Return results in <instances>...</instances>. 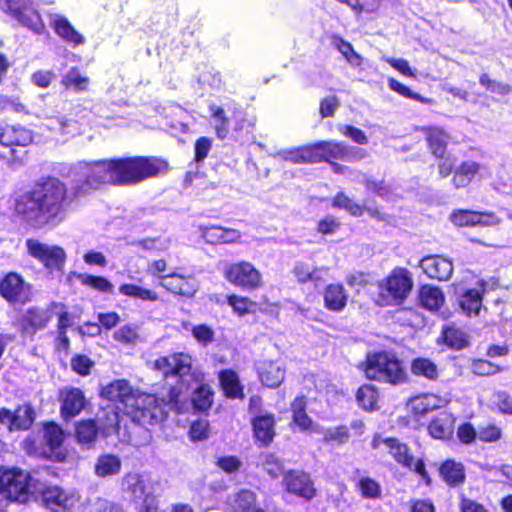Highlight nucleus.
Listing matches in <instances>:
<instances>
[{
    "label": "nucleus",
    "instance_id": "35",
    "mask_svg": "<svg viewBox=\"0 0 512 512\" xmlns=\"http://www.w3.org/2000/svg\"><path fill=\"white\" fill-rule=\"evenodd\" d=\"M327 272L328 268L326 267H316L302 261L296 262L293 268V274L300 283L313 282L317 284L322 282Z\"/></svg>",
    "mask_w": 512,
    "mask_h": 512
},
{
    "label": "nucleus",
    "instance_id": "49",
    "mask_svg": "<svg viewBox=\"0 0 512 512\" xmlns=\"http://www.w3.org/2000/svg\"><path fill=\"white\" fill-rule=\"evenodd\" d=\"M408 450H403L401 452L398 451L396 458L399 462H402L405 466L413 469L416 473H418L422 479L426 482V484H430L431 479L425 470V465L421 459H415L413 456L408 455Z\"/></svg>",
    "mask_w": 512,
    "mask_h": 512
},
{
    "label": "nucleus",
    "instance_id": "1",
    "mask_svg": "<svg viewBox=\"0 0 512 512\" xmlns=\"http://www.w3.org/2000/svg\"><path fill=\"white\" fill-rule=\"evenodd\" d=\"M155 370L161 371L165 378L178 377L179 385L170 386L167 393H162L166 401L170 398L171 389H175L179 393L177 398V407L168 408L170 410L180 412L182 406V389L187 386V389H194L192 396V403L194 408L199 411L209 409L213 402V392L207 384H202L204 374L192 366L191 356L184 353L173 354L170 356L159 357L153 363Z\"/></svg>",
    "mask_w": 512,
    "mask_h": 512
},
{
    "label": "nucleus",
    "instance_id": "64",
    "mask_svg": "<svg viewBox=\"0 0 512 512\" xmlns=\"http://www.w3.org/2000/svg\"><path fill=\"white\" fill-rule=\"evenodd\" d=\"M87 512H124L118 505L105 499H97L88 506Z\"/></svg>",
    "mask_w": 512,
    "mask_h": 512
},
{
    "label": "nucleus",
    "instance_id": "54",
    "mask_svg": "<svg viewBox=\"0 0 512 512\" xmlns=\"http://www.w3.org/2000/svg\"><path fill=\"white\" fill-rule=\"evenodd\" d=\"M388 84L393 91L397 92L398 94L405 98L413 99L425 104L433 103V99L424 97L418 93L411 91L406 85L402 84L401 82L394 78H390L388 80Z\"/></svg>",
    "mask_w": 512,
    "mask_h": 512
},
{
    "label": "nucleus",
    "instance_id": "12",
    "mask_svg": "<svg viewBox=\"0 0 512 512\" xmlns=\"http://www.w3.org/2000/svg\"><path fill=\"white\" fill-rule=\"evenodd\" d=\"M28 3H30V0H4L2 8L23 26L36 34H42L45 30V24L41 15L36 9L28 7Z\"/></svg>",
    "mask_w": 512,
    "mask_h": 512
},
{
    "label": "nucleus",
    "instance_id": "47",
    "mask_svg": "<svg viewBox=\"0 0 512 512\" xmlns=\"http://www.w3.org/2000/svg\"><path fill=\"white\" fill-rule=\"evenodd\" d=\"M406 380L407 374L402 362L398 359H390L386 356V381L392 384H399Z\"/></svg>",
    "mask_w": 512,
    "mask_h": 512
},
{
    "label": "nucleus",
    "instance_id": "15",
    "mask_svg": "<svg viewBox=\"0 0 512 512\" xmlns=\"http://www.w3.org/2000/svg\"><path fill=\"white\" fill-rule=\"evenodd\" d=\"M451 222L457 227L496 226L501 223L499 217L493 212H479L458 209L450 215Z\"/></svg>",
    "mask_w": 512,
    "mask_h": 512
},
{
    "label": "nucleus",
    "instance_id": "50",
    "mask_svg": "<svg viewBox=\"0 0 512 512\" xmlns=\"http://www.w3.org/2000/svg\"><path fill=\"white\" fill-rule=\"evenodd\" d=\"M470 370L471 373L476 376L486 377L500 373L502 371V367L489 360L477 358L471 361Z\"/></svg>",
    "mask_w": 512,
    "mask_h": 512
},
{
    "label": "nucleus",
    "instance_id": "23",
    "mask_svg": "<svg viewBox=\"0 0 512 512\" xmlns=\"http://www.w3.org/2000/svg\"><path fill=\"white\" fill-rule=\"evenodd\" d=\"M159 280L161 287L176 295L192 297L198 289L194 278L184 277L176 273L162 275L159 277Z\"/></svg>",
    "mask_w": 512,
    "mask_h": 512
},
{
    "label": "nucleus",
    "instance_id": "11",
    "mask_svg": "<svg viewBox=\"0 0 512 512\" xmlns=\"http://www.w3.org/2000/svg\"><path fill=\"white\" fill-rule=\"evenodd\" d=\"M32 139L31 131L23 126L0 125V144L8 148L7 152H0V158L12 167L16 162L21 161L13 146H27Z\"/></svg>",
    "mask_w": 512,
    "mask_h": 512
},
{
    "label": "nucleus",
    "instance_id": "41",
    "mask_svg": "<svg viewBox=\"0 0 512 512\" xmlns=\"http://www.w3.org/2000/svg\"><path fill=\"white\" fill-rule=\"evenodd\" d=\"M255 504V493L247 489L240 490L230 500V506L234 512H254Z\"/></svg>",
    "mask_w": 512,
    "mask_h": 512
},
{
    "label": "nucleus",
    "instance_id": "56",
    "mask_svg": "<svg viewBox=\"0 0 512 512\" xmlns=\"http://www.w3.org/2000/svg\"><path fill=\"white\" fill-rule=\"evenodd\" d=\"M502 436L501 428L495 423H487L477 429V439L480 442L492 443L498 441Z\"/></svg>",
    "mask_w": 512,
    "mask_h": 512
},
{
    "label": "nucleus",
    "instance_id": "4",
    "mask_svg": "<svg viewBox=\"0 0 512 512\" xmlns=\"http://www.w3.org/2000/svg\"><path fill=\"white\" fill-rule=\"evenodd\" d=\"M117 185H134L167 170V163L150 157L114 158Z\"/></svg>",
    "mask_w": 512,
    "mask_h": 512
},
{
    "label": "nucleus",
    "instance_id": "58",
    "mask_svg": "<svg viewBox=\"0 0 512 512\" xmlns=\"http://www.w3.org/2000/svg\"><path fill=\"white\" fill-rule=\"evenodd\" d=\"M41 117L47 120V127L50 130L59 132L61 134H67L70 132L69 128L72 122L66 119L64 116H49L47 113L43 112Z\"/></svg>",
    "mask_w": 512,
    "mask_h": 512
},
{
    "label": "nucleus",
    "instance_id": "33",
    "mask_svg": "<svg viewBox=\"0 0 512 512\" xmlns=\"http://www.w3.org/2000/svg\"><path fill=\"white\" fill-rule=\"evenodd\" d=\"M258 370L262 383L267 387H278L284 380L285 369L278 362L264 361Z\"/></svg>",
    "mask_w": 512,
    "mask_h": 512
},
{
    "label": "nucleus",
    "instance_id": "17",
    "mask_svg": "<svg viewBox=\"0 0 512 512\" xmlns=\"http://www.w3.org/2000/svg\"><path fill=\"white\" fill-rule=\"evenodd\" d=\"M284 483L288 492L307 501L316 495V489L310 476L302 471L290 470L284 475Z\"/></svg>",
    "mask_w": 512,
    "mask_h": 512
},
{
    "label": "nucleus",
    "instance_id": "53",
    "mask_svg": "<svg viewBox=\"0 0 512 512\" xmlns=\"http://www.w3.org/2000/svg\"><path fill=\"white\" fill-rule=\"evenodd\" d=\"M377 399L378 394L371 385L362 386L357 392V401L366 410H374L376 408Z\"/></svg>",
    "mask_w": 512,
    "mask_h": 512
},
{
    "label": "nucleus",
    "instance_id": "31",
    "mask_svg": "<svg viewBox=\"0 0 512 512\" xmlns=\"http://www.w3.org/2000/svg\"><path fill=\"white\" fill-rule=\"evenodd\" d=\"M254 435L263 445H269L275 435V418L273 414L266 413L255 417L252 421Z\"/></svg>",
    "mask_w": 512,
    "mask_h": 512
},
{
    "label": "nucleus",
    "instance_id": "38",
    "mask_svg": "<svg viewBox=\"0 0 512 512\" xmlns=\"http://www.w3.org/2000/svg\"><path fill=\"white\" fill-rule=\"evenodd\" d=\"M411 373L416 377H424L436 381L439 377L437 365L429 358L417 357L411 362Z\"/></svg>",
    "mask_w": 512,
    "mask_h": 512
},
{
    "label": "nucleus",
    "instance_id": "19",
    "mask_svg": "<svg viewBox=\"0 0 512 512\" xmlns=\"http://www.w3.org/2000/svg\"><path fill=\"white\" fill-rule=\"evenodd\" d=\"M479 288H470L463 291L458 297V304L462 312L468 317H477L483 306L484 295L486 292V282L479 280Z\"/></svg>",
    "mask_w": 512,
    "mask_h": 512
},
{
    "label": "nucleus",
    "instance_id": "32",
    "mask_svg": "<svg viewBox=\"0 0 512 512\" xmlns=\"http://www.w3.org/2000/svg\"><path fill=\"white\" fill-rule=\"evenodd\" d=\"M276 156L295 164L315 163L320 161V153L314 149V145L281 150L277 152Z\"/></svg>",
    "mask_w": 512,
    "mask_h": 512
},
{
    "label": "nucleus",
    "instance_id": "40",
    "mask_svg": "<svg viewBox=\"0 0 512 512\" xmlns=\"http://www.w3.org/2000/svg\"><path fill=\"white\" fill-rule=\"evenodd\" d=\"M121 460L113 454L101 455L95 464V474L99 477L116 475L120 472Z\"/></svg>",
    "mask_w": 512,
    "mask_h": 512
},
{
    "label": "nucleus",
    "instance_id": "57",
    "mask_svg": "<svg viewBox=\"0 0 512 512\" xmlns=\"http://www.w3.org/2000/svg\"><path fill=\"white\" fill-rule=\"evenodd\" d=\"M333 206L344 209L353 216H360L363 211L362 206L348 198L344 193H338L335 196Z\"/></svg>",
    "mask_w": 512,
    "mask_h": 512
},
{
    "label": "nucleus",
    "instance_id": "8",
    "mask_svg": "<svg viewBox=\"0 0 512 512\" xmlns=\"http://www.w3.org/2000/svg\"><path fill=\"white\" fill-rule=\"evenodd\" d=\"M35 495L37 499L41 497L43 505L53 512H64L70 510L79 501V495L72 490H64L59 486H47L41 481H37Z\"/></svg>",
    "mask_w": 512,
    "mask_h": 512
},
{
    "label": "nucleus",
    "instance_id": "44",
    "mask_svg": "<svg viewBox=\"0 0 512 512\" xmlns=\"http://www.w3.org/2000/svg\"><path fill=\"white\" fill-rule=\"evenodd\" d=\"M364 371L367 378L381 380L384 377V354H368Z\"/></svg>",
    "mask_w": 512,
    "mask_h": 512
},
{
    "label": "nucleus",
    "instance_id": "59",
    "mask_svg": "<svg viewBox=\"0 0 512 512\" xmlns=\"http://www.w3.org/2000/svg\"><path fill=\"white\" fill-rule=\"evenodd\" d=\"M55 313L58 316V329L61 335H64V330L72 325V319L70 314L65 310V306L62 303L52 302L51 303V314Z\"/></svg>",
    "mask_w": 512,
    "mask_h": 512
},
{
    "label": "nucleus",
    "instance_id": "46",
    "mask_svg": "<svg viewBox=\"0 0 512 512\" xmlns=\"http://www.w3.org/2000/svg\"><path fill=\"white\" fill-rule=\"evenodd\" d=\"M119 292L122 295L133 297L143 301L154 302L158 300V295L156 292L135 284H122L119 287Z\"/></svg>",
    "mask_w": 512,
    "mask_h": 512
},
{
    "label": "nucleus",
    "instance_id": "16",
    "mask_svg": "<svg viewBox=\"0 0 512 512\" xmlns=\"http://www.w3.org/2000/svg\"><path fill=\"white\" fill-rule=\"evenodd\" d=\"M423 273L432 280L447 281L451 278L454 266L451 260L440 255H428L419 261Z\"/></svg>",
    "mask_w": 512,
    "mask_h": 512
},
{
    "label": "nucleus",
    "instance_id": "21",
    "mask_svg": "<svg viewBox=\"0 0 512 512\" xmlns=\"http://www.w3.org/2000/svg\"><path fill=\"white\" fill-rule=\"evenodd\" d=\"M59 399L61 402V415L63 418H73L77 416L86 405L84 393L75 387H66L60 391Z\"/></svg>",
    "mask_w": 512,
    "mask_h": 512
},
{
    "label": "nucleus",
    "instance_id": "26",
    "mask_svg": "<svg viewBox=\"0 0 512 512\" xmlns=\"http://www.w3.org/2000/svg\"><path fill=\"white\" fill-rule=\"evenodd\" d=\"M418 303L423 309L436 312L445 303V295L440 287L431 284H423L418 290Z\"/></svg>",
    "mask_w": 512,
    "mask_h": 512
},
{
    "label": "nucleus",
    "instance_id": "43",
    "mask_svg": "<svg viewBox=\"0 0 512 512\" xmlns=\"http://www.w3.org/2000/svg\"><path fill=\"white\" fill-rule=\"evenodd\" d=\"M61 84L65 89L75 92L85 91L89 85V78L82 75L77 68H71L62 78Z\"/></svg>",
    "mask_w": 512,
    "mask_h": 512
},
{
    "label": "nucleus",
    "instance_id": "39",
    "mask_svg": "<svg viewBox=\"0 0 512 512\" xmlns=\"http://www.w3.org/2000/svg\"><path fill=\"white\" fill-rule=\"evenodd\" d=\"M440 474L450 486L462 484L465 480L463 465L453 460H447L441 465Z\"/></svg>",
    "mask_w": 512,
    "mask_h": 512
},
{
    "label": "nucleus",
    "instance_id": "29",
    "mask_svg": "<svg viewBox=\"0 0 512 512\" xmlns=\"http://www.w3.org/2000/svg\"><path fill=\"white\" fill-rule=\"evenodd\" d=\"M480 163L474 160L462 161L455 167L452 175V184L456 189L467 187L480 172Z\"/></svg>",
    "mask_w": 512,
    "mask_h": 512
},
{
    "label": "nucleus",
    "instance_id": "62",
    "mask_svg": "<svg viewBox=\"0 0 512 512\" xmlns=\"http://www.w3.org/2000/svg\"><path fill=\"white\" fill-rule=\"evenodd\" d=\"M372 276L362 272H355L347 275L346 282L351 288H355L358 291L365 289L373 285Z\"/></svg>",
    "mask_w": 512,
    "mask_h": 512
},
{
    "label": "nucleus",
    "instance_id": "13",
    "mask_svg": "<svg viewBox=\"0 0 512 512\" xmlns=\"http://www.w3.org/2000/svg\"><path fill=\"white\" fill-rule=\"evenodd\" d=\"M226 280L245 289H256L261 285L260 272L249 262L230 264L224 271Z\"/></svg>",
    "mask_w": 512,
    "mask_h": 512
},
{
    "label": "nucleus",
    "instance_id": "20",
    "mask_svg": "<svg viewBox=\"0 0 512 512\" xmlns=\"http://www.w3.org/2000/svg\"><path fill=\"white\" fill-rule=\"evenodd\" d=\"M52 319L51 304L47 308H28L21 318V329L25 334L33 335L47 327Z\"/></svg>",
    "mask_w": 512,
    "mask_h": 512
},
{
    "label": "nucleus",
    "instance_id": "63",
    "mask_svg": "<svg viewBox=\"0 0 512 512\" xmlns=\"http://www.w3.org/2000/svg\"><path fill=\"white\" fill-rule=\"evenodd\" d=\"M457 437L464 445H469L477 440V429L470 422H464L457 428Z\"/></svg>",
    "mask_w": 512,
    "mask_h": 512
},
{
    "label": "nucleus",
    "instance_id": "6",
    "mask_svg": "<svg viewBox=\"0 0 512 512\" xmlns=\"http://www.w3.org/2000/svg\"><path fill=\"white\" fill-rule=\"evenodd\" d=\"M122 485L124 491L139 505V512H158V481L147 474L129 473L123 478Z\"/></svg>",
    "mask_w": 512,
    "mask_h": 512
},
{
    "label": "nucleus",
    "instance_id": "2",
    "mask_svg": "<svg viewBox=\"0 0 512 512\" xmlns=\"http://www.w3.org/2000/svg\"><path fill=\"white\" fill-rule=\"evenodd\" d=\"M67 189L56 178H49L21 196L16 211L37 227L57 225L64 218Z\"/></svg>",
    "mask_w": 512,
    "mask_h": 512
},
{
    "label": "nucleus",
    "instance_id": "52",
    "mask_svg": "<svg viewBox=\"0 0 512 512\" xmlns=\"http://www.w3.org/2000/svg\"><path fill=\"white\" fill-rule=\"evenodd\" d=\"M480 85L492 94L506 96L512 91L511 85L504 82L492 80L487 73L479 76Z\"/></svg>",
    "mask_w": 512,
    "mask_h": 512
},
{
    "label": "nucleus",
    "instance_id": "7",
    "mask_svg": "<svg viewBox=\"0 0 512 512\" xmlns=\"http://www.w3.org/2000/svg\"><path fill=\"white\" fill-rule=\"evenodd\" d=\"M414 288L413 273L406 267L397 266L386 275V306L401 307Z\"/></svg>",
    "mask_w": 512,
    "mask_h": 512
},
{
    "label": "nucleus",
    "instance_id": "5",
    "mask_svg": "<svg viewBox=\"0 0 512 512\" xmlns=\"http://www.w3.org/2000/svg\"><path fill=\"white\" fill-rule=\"evenodd\" d=\"M38 479L18 468H0V495L12 502L26 503L34 495Z\"/></svg>",
    "mask_w": 512,
    "mask_h": 512
},
{
    "label": "nucleus",
    "instance_id": "37",
    "mask_svg": "<svg viewBox=\"0 0 512 512\" xmlns=\"http://www.w3.org/2000/svg\"><path fill=\"white\" fill-rule=\"evenodd\" d=\"M443 343L453 350H461L469 345L468 335L454 325H445L441 330Z\"/></svg>",
    "mask_w": 512,
    "mask_h": 512
},
{
    "label": "nucleus",
    "instance_id": "18",
    "mask_svg": "<svg viewBox=\"0 0 512 512\" xmlns=\"http://www.w3.org/2000/svg\"><path fill=\"white\" fill-rule=\"evenodd\" d=\"M34 421V411L31 406L23 405L14 412L9 409H0V423L10 431L26 430Z\"/></svg>",
    "mask_w": 512,
    "mask_h": 512
},
{
    "label": "nucleus",
    "instance_id": "42",
    "mask_svg": "<svg viewBox=\"0 0 512 512\" xmlns=\"http://www.w3.org/2000/svg\"><path fill=\"white\" fill-rule=\"evenodd\" d=\"M221 386L228 397H243L242 386L240 385L237 374L232 370H224L219 374Z\"/></svg>",
    "mask_w": 512,
    "mask_h": 512
},
{
    "label": "nucleus",
    "instance_id": "36",
    "mask_svg": "<svg viewBox=\"0 0 512 512\" xmlns=\"http://www.w3.org/2000/svg\"><path fill=\"white\" fill-rule=\"evenodd\" d=\"M306 398L305 396L296 397L291 403L292 423L303 431L315 430L316 425L313 420L306 413Z\"/></svg>",
    "mask_w": 512,
    "mask_h": 512
},
{
    "label": "nucleus",
    "instance_id": "30",
    "mask_svg": "<svg viewBox=\"0 0 512 512\" xmlns=\"http://www.w3.org/2000/svg\"><path fill=\"white\" fill-rule=\"evenodd\" d=\"M50 24L54 28L56 34L65 41L74 43L76 45L84 43V37L77 32L71 23L62 15H50Z\"/></svg>",
    "mask_w": 512,
    "mask_h": 512
},
{
    "label": "nucleus",
    "instance_id": "48",
    "mask_svg": "<svg viewBox=\"0 0 512 512\" xmlns=\"http://www.w3.org/2000/svg\"><path fill=\"white\" fill-rule=\"evenodd\" d=\"M209 111L215 120L214 128L219 139H225L229 132V121L225 115L224 109L216 104L209 105Z\"/></svg>",
    "mask_w": 512,
    "mask_h": 512
},
{
    "label": "nucleus",
    "instance_id": "51",
    "mask_svg": "<svg viewBox=\"0 0 512 512\" xmlns=\"http://www.w3.org/2000/svg\"><path fill=\"white\" fill-rule=\"evenodd\" d=\"M77 278L83 285L91 287L102 293H112L114 290L113 284L104 277L79 274Z\"/></svg>",
    "mask_w": 512,
    "mask_h": 512
},
{
    "label": "nucleus",
    "instance_id": "3",
    "mask_svg": "<svg viewBox=\"0 0 512 512\" xmlns=\"http://www.w3.org/2000/svg\"><path fill=\"white\" fill-rule=\"evenodd\" d=\"M101 397L121 403L127 408V413L140 424H155L165 419L167 409L177 407L179 393L171 389L168 401L154 394L136 393L129 382L118 379L102 387Z\"/></svg>",
    "mask_w": 512,
    "mask_h": 512
},
{
    "label": "nucleus",
    "instance_id": "28",
    "mask_svg": "<svg viewBox=\"0 0 512 512\" xmlns=\"http://www.w3.org/2000/svg\"><path fill=\"white\" fill-rule=\"evenodd\" d=\"M455 417L452 413L442 412L428 424L429 434L439 440H449L454 434Z\"/></svg>",
    "mask_w": 512,
    "mask_h": 512
},
{
    "label": "nucleus",
    "instance_id": "55",
    "mask_svg": "<svg viewBox=\"0 0 512 512\" xmlns=\"http://www.w3.org/2000/svg\"><path fill=\"white\" fill-rule=\"evenodd\" d=\"M44 438L50 448H58L64 441L65 434L60 426L55 423H47L44 426Z\"/></svg>",
    "mask_w": 512,
    "mask_h": 512
},
{
    "label": "nucleus",
    "instance_id": "27",
    "mask_svg": "<svg viewBox=\"0 0 512 512\" xmlns=\"http://www.w3.org/2000/svg\"><path fill=\"white\" fill-rule=\"evenodd\" d=\"M314 149L320 153V161L329 157L343 160H353L358 158L359 152L352 147H347L338 142H319L314 145Z\"/></svg>",
    "mask_w": 512,
    "mask_h": 512
},
{
    "label": "nucleus",
    "instance_id": "14",
    "mask_svg": "<svg viewBox=\"0 0 512 512\" xmlns=\"http://www.w3.org/2000/svg\"><path fill=\"white\" fill-rule=\"evenodd\" d=\"M0 294L10 303L25 304L31 300L32 288L18 273L10 272L0 281Z\"/></svg>",
    "mask_w": 512,
    "mask_h": 512
},
{
    "label": "nucleus",
    "instance_id": "22",
    "mask_svg": "<svg viewBox=\"0 0 512 512\" xmlns=\"http://www.w3.org/2000/svg\"><path fill=\"white\" fill-rule=\"evenodd\" d=\"M447 403V400L435 394L422 393L410 398L407 406L411 415L418 420L422 416L445 406Z\"/></svg>",
    "mask_w": 512,
    "mask_h": 512
},
{
    "label": "nucleus",
    "instance_id": "60",
    "mask_svg": "<svg viewBox=\"0 0 512 512\" xmlns=\"http://www.w3.org/2000/svg\"><path fill=\"white\" fill-rule=\"evenodd\" d=\"M228 304L233 308L234 312L243 316L252 311L254 303L247 297L231 295L228 297Z\"/></svg>",
    "mask_w": 512,
    "mask_h": 512
},
{
    "label": "nucleus",
    "instance_id": "9",
    "mask_svg": "<svg viewBox=\"0 0 512 512\" xmlns=\"http://www.w3.org/2000/svg\"><path fill=\"white\" fill-rule=\"evenodd\" d=\"M76 170L84 178V182L89 188L97 189L104 184L117 185L114 178L115 167L113 159L79 162Z\"/></svg>",
    "mask_w": 512,
    "mask_h": 512
},
{
    "label": "nucleus",
    "instance_id": "45",
    "mask_svg": "<svg viewBox=\"0 0 512 512\" xmlns=\"http://www.w3.org/2000/svg\"><path fill=\"white\" fill-rule=\"evenodd\" d=\"M75 435L80 444L92 443L98 435V427L94 420H83L76 425Z\"/></svg>",
    "mask_w": 512,
    "mask_h": 512
},
{
    "label": "nucleus",
    "instance_id": "25",
    "mask_svg": "<svg viewBox=\"0 0 512 512\" xmlns=\"http://www.w3.org/2000/svg\"><path fill=\"white\" fill-rule=\"evenodd\" d=\"M201 237L209 244L238 243L242 237L239 230L221 226L200 227Z\"/></svg>",
    "mask_w": 512,
    "mask_h": 512
},
{
    "label": "nucleus",
    "instance_id": "24",
    "mask_svg": "<svg viewBox=\"0 0 512 512\" xmlns=\"http://www.w3.org/2000/svg\"><path fill=\"white\" fill-rule=\"evenodd\" d=\"M427 147L435 158H443L447 154L449 134L441 127H422Z\"/></svg>",
    "mask_w": 512,
    "mask_h": 512
},
{
    "label": "nucleus",
    "instance_id": "10",
    "mask_svg": "<svg viewBox=\"0 0 512 512\" xmlns=\"http://www.w3.org/2000/svg\"><path fill=\"white\" fill-rule=\"evenodd\" d=\"M26 251L29 256L36 259L49 270H61L66 261L64 249L57 245H50L35 238L25 241Z\"/></svg>",
    "mask_w": 512,
    "mask_h": 512
},
{
    "label": "nucleus",
    "instance_id": "34",
    "mask_svg": "<svg viewBox=\"0 0 512 512\" xmlns=\"http://www.w3.org/2000/svg\"><path fill=\"white\" fill-rule=\"evenodd\" d=\"M325 307L334 312L342 311L347 303L348 295L341 284H329L323 294Z\"/></svg>",
    "mask_w": 512,
    "mask_h": 512
},
{
    "label": "nucleus",
    "instance_id": "61",
    "mask_svg": "<svg viewBox=\"0 0 512 512\" xmlns=\"http://www.w3.org/2000/svg\"><path fill=\"white\" fill-rule=\"evenodd\" d=\"M113 338L125 344L134 343L138 338L137 326L132 324L124 325L114 332Z\"/></svg>",
    "mask_w": 512,
    "mask_h": 512
}]
</instances>
